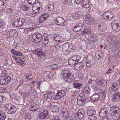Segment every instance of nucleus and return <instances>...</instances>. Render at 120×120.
Instances as JSON below:
<instances>
[{"mask_svg":"<svg viewBox=\"0 0 120 120\" xmlns=\"http://www.w3.org/2000/svg\"><path fill=\"white\" fill-rule=\"evenodd\" d=\"M90 40L93 41L94 42H96L97 40V38L96 37V36L95 37L94 36H92L90 38Z\"/></svg>","mask_w":120,"mask_h":120,"instance_id":"obj_54","label":"nucleus"},{"mask_svg":"<svg viewBox=\"0 0 120 120\" xmlns=\"http://www.w3.org/2000/svg\"><path fill=\"white\" fill-rule=\"evenodd\" d=\"M75 61L74 60H73L72 59V57L70 58L68 60L69 64L70 65H75Z\"/></svg>","mask_w":120,"mask_h":120,"instance_id":"obj_42","label":"nucleus"},{"mask_svg":"<svg viewBox=\"0 0 120 120\" xmlns=\"http://www.w3.org/2000/svg\"><path fill=\"white\" fill-rule=\"evenodd\" d=\"M55 93L50 92L47 93L44 96L45 97L47 98L51 99L53 100H58L64 96L66 94L65 92L63 90H60L55 95Z\"/></svg>","mask_w":120,"mask_h":120,"instance_id":"obj_1","label":"nucleus"},{"mask_svg":"<svg viewBox=\"0 0 120 120\" xmlns=\"http://www.w3.org/2000/svg\"><path fill=\"white\" fill-rule=\"evenodd\" d=\"M22 9L24 10L27 11L28 10V8L26 7V6L25 5L22 6L21 7Z\"/></svg>","mask_w":120,"mask_h":120,"instance_id":"obj_59","label":"nucleus"},{"mask_svg":"<svg viewBox=\"0 0 120 120\" xmlns=\"http://www.w3.org/2000/svg\"><path fill=\"white\" fill-rule=\"evenodd\" d=\"M89 23L90 24H94V19L91 18V19Z\"/></svg>","mask_w":120,"mask_h":120,"instance_id":"obj_64","label":"nucleus"},{"mask_svg":"<svg viewBox=\"0 0 120 120\" xmlns=\"http://www.w3.org/2000/svg\"><path fill=\"white\" fill-rule=\"evenodd\" d=\"M82 28V25L81 24H78L76 25L73 29L74 31L77 32L80 31Z\"/></svg>","mask_w":120,"mask_h":120,"instance_id":"obj_20","label":"nucleus"},{"mask_svg":"<svg viewBox=\"0 0 120 120\" xmlns=\"http://www.w3.org/2000/svg\"><path fill=\"white\" fill-rule=\"evenodd\" d=\"M41 10H40V7H37L36 9H35L34 11H33V13L34 14H38L40 12Z\"/></svg>","mask_w":120,"mask_h":120,"instance_id":"obj_44","label":"nucleus"},{"mask_svg":"<svg viewBox=\"0 0 120 120\" xmlns=\"http://www.w3.org/2000/svg\"><path fill=\"white\" fill-rule=\"evenodd\" d=\"M119 108L117 107L116 106H113L111 108V111L112 112V113H113L115 112Z\"/></svg>","mask_w":120,"mask_h":120,"instance_id":"obj_43","label":"nucleus"},{"mask_svg":"<svg viewBox=\"0 0 120 120\" xmlns=\"http://www.w3.org/2000/svg\"><path fill=\"white\" fill-rule=\"evenodd\" d=\"M89 0H83V1L82 3V4H89Z\"/></svg>","mask_w":120,"mask_h":120,"instance_id":"obj_61","label":"nucleus"},{"mask_svg":"<svg viewBox=\"0 0 120 120\" xmlns=\"http://www.w3.org/2000/svg\"><path fill=\"white\" fill-rule=\"evenodd\" d=\"M96 112L95 111L91 109L88 110L86 112L87 115L90 116L95 115Z\"/></svg>","mask_w":120,"mask_h":120,"instance_id":"obj_27","label":"nucleus"},{"mask_svg":"<svg viewBox=\"0 0 120 120\" xmlns=\"http://www.w3.org/2000/svg\"><path fill=\"white\" fill-rule=\"evenodd\" d=\"M49 16V14L45 13L41 15L39 18V21L40 23L44 22Z\"/></svg>","mask_w":120,"mask_h":120,"instance_id":"obj_12","label":"nucleus"},{"mask_svg":"<svg viewBox=\"0 0 120 120\" xmlns=\"http://www.w3.org/2000/svg\"><path fill=\"white\" fill-rule=\"evenodd\" d=\"M62 1L67 5L71 4L72 2V0H62Z\"/></svg>","mask_w":120,"mask_h":120,"instance_id":"obj_41","label":"nucleus"},{"mask_svg":"<svg viewBox=\"0 0 120 120\" xmlns=\"http://www.w3.org/2000/svg\"><path fill=\"white\" fill-rule=\"evenodd\" d=\"M42 38V35L39 33L34 34L32 35L33 41L36 43H38L41 41Z\"/></svg>","mask_w":120,"mask_h":120,"instance_id":"obj_7","label":"nucleus"},{"mask_svg":"<svg viewBox=\"0 0 120 120\" xmlns=\"http://www.w3.org/2000/svg\"><path fill=\"white\" fill-rule=\"evenodd\" d=\"M68 44L69 45L68 46V51L69 52H70L73 49V45L71 44H70L69 43Z\"/></svg>","mask_w":120,"mask_h":120,"instance_id":"obj_52","label":"nucleus"},{"mask_svg":"<svg viewBox=\"0 0 120 120\" xmlns=\"http://www.w3.org/2000/svg\"><path fill=\"white\" fill-rule=\"evenodd\" d=\"M15 60L17 64L20 65H22L24 64V62L21 58L17 57H15Z\"/></svg>","mask_w":120,"mask_h":120,"instance_id":"obj_21","label":"nucleus"},{"mask_svg":"<svg viewBox=\"0 0 120 120\" xmlns=\"http://www.w3.org/2000/svg\"><path fill=\"white\" fill-rule=\"evenodd\" d=\"M48 113L49 112L47 110H44L41 113L40 118L41 119H44L47 116Z\"/></svg>","mask_w":120,"mask_h":120,"instance_id":"obj_22","label":"nucleus"},{"mask_svg":"<svg viewBox=\"0 0 120 120\" xmlns=\"http://www.w3.org/2000/svg\"><path fill=\"white\" fill-rule=\"evenodd\" d=\"M25 21L23 18H18L16 19L14 22L13 23V26L14 27H19L22 26L24 25Z\"/></svg>","mask_w":120,"mask_h":120,"instance_id":"obj_4","label":"nucleus"},{"mask_svg":"<svg viewBox=\"0 0 120 120\" xmlns=\"http://www.w3.org/2000/svg\"><path fill=\"white\" fill-rule=\"evenodd\" d=\"M82 6L86 9L90 7V5L89 4H82Z\"/></svg>","mask_w":120,"mask_h":120,"instance_id":"obj_49","label":"nucleus"},{"mask_svg":"<svg viewBox=\"0 0 120 120\" xmlns=\"http://www.w3.org/2000/svg\"><path fill=\"white\" fill-rule=\"evenodd\" d=\"M11 52L12 54H14L15 55L17 56H21L22 55V53L20 52L17 51L14 49H11Z\"/></svg>","mask_w":120,"mask_h":120,"instance_id":"obj_24","label":"nucleus"},{"mask_svg":"<svg viewBox=\"0 0 120 120\" xmlns=\"http://www.w3.org/2000/svg\"><path fill=\"white\" fill-rule=\"evenodd\" d=\"M62 76L64 79L65 81L69 82H72L75 79L73 75L69 71L64 70L62 72Z\"/></svg>","mask_w":120,"mask_h":120,"instance_id":"obj_2","label":"nucleus"},{"mask_svg":"<svg viewBox=\"0 0 120 120\" xmlns=\"http://www.w3.org/2000/svg\"><path fill=\"white\" fill-rule=\"evenodd\" d=\"M51 66L52 69H54L58 68L59 67L58 64H54L50 66Z\"/></svg>","mask_w":120,"mask_h":120,"instance_id":"obj_46","label":"nucleus"},{"mask_svg":"<svg viewBox=\"0 0 120 120\" xmlns=\"http://www.w3.org/2000/svg\"><path fill=\"white\" fill-rule=\"evenodd\" d=\"M66 120H73L72 118L70 116H68L66 117Z\"/></svg>","mask_w":120,"mask_h":120,"instance_id":"obj_63","label":"nucleus"},{"mask_svg":"<svg viewBox=\"0 0 120 120\" xmlns=\"http://www.w3.org/2000/svg\"><path fill=\"white\" fill-rule=\"evenodd\" d=\"M97 117L94 116H90L88 118V120H95Z\"/></svg>","mask_w":120,"mask_h":120,"instance_id":"obj_48","label":"nucleus"},{"mask_svg":"<svg viewBox=\"0 0 120 120\" xmlns=\"http://www.w3.org/2000/svg\"><path fill=\"white\" fill-rule=\"evenodd\" d=\"M84 65V63L82 62L76 64L74 65V69L77 71L81 70L83 68Z\"/></svg>","mask_w":120,"mask_h":120,"instance_id":"obj_11","label":"nucleus"},{"mask_svg":"<svg viewBox=\"0 0 120 120\" xmlns=\"http://www.w3.org/2000/svg\"><path fill=\"white\" fill-rule=\"evenodd\" d=\"M43 40L42 41V44L44 45H47L48 43V38L47 36L43 37Z\"/></svg>","mask_w":120,"mask_h":120,"instance_id":"obj_29","label":"nucleus"},{"mask_svg":"<svg viewBox=\"0 0 120 120\" xmlns=\"http://www.w3.org/2000/svg\"><path fill=\"white\" fill-rule=\"evenodd\" d=\"M85 114L84 110L81 109L77 112L76 114L74 116V118L75 120H80L84 117Z\"/></svg>","mask_w":120,"mask_h":120,"instance_id":"obj_6","label":"nucleus"},{"mask_svg":"<svg viewBox=\"0 0 120 120\" xmlns=\"http://www.w3.org/2000/svg\"><path fill=\"white\" fill-rule=\"evenodd\" d=\"M83 0H75V2L76 4H82Z\"/></svg>","mask_w":120,"mask_h":120,"instance_id":"obj_56","label":"nucleus"},{"mask_svg":"<svg viewBox=\"0 0 120 120\" xmlns=\"http://www.w3.org/2000/svg\"><path fill=\"white\" fill-rule=\"evenodd\" d=\"M81 15V12L79 11H77L73 14L72 17L74 20H75L78 19Z\"/></svg>","mask_w":120,"mask_h":120,"instance_id":"obj_16","label":"nucleus"},{"mask_svg":"<svg viewBox=\"0 0 120 120\" xmlns=\"http://www.w3.org/2000/svg\"><path fill=\"white\" fill-rule=\"evenodd\" d=\"M103 16L105 19L109 20L113 17L114 16L112 13L107 11L103 14Z\"/></svg>","mask_w":120,"mask_h":120,"instance_id":"obj_8","label":"nucleus"},{"mask_svg":"<svg viewBox=\"0 0 120 120\" xmlns=\"http://www.w3.org/2000/svg\"><path fill=\"white\" fill-rule=\"evenodd\" d=\"M118 88V87L117 84L115 82L113 83L112 84L111 89L113 91H115Z\"/></svg>","mask_w":120,"mask_h":120,"instance_id":"obj_38","label":"nucleus"},{"mask_svg":"<svg viewBox=\"0 0 120 120\" xmlns=\"http://www.w3.org/2000/svg\"><path fill=\"white\" fill-rule=\"evenodd\" d=\"M98 26V30L101 31H104L107 28L106 26L103 24H99Z\"/></svg>","mask_w":120,"mask_h":120,"instance_id":"obj_23","label":"nucleus"},{"mask_svg":"<svg viewBox=\"0 0 120 120\" xmlns=\"http://www.w3.org/2000/svg\"><path fill=\"white\" fill-rule=\"evenodd\" d=\"M5 8L6 6L5 5L0 4V10L3 11L5 9Z\"/></svg>","mask_w":120,"mask_h":120,"instance_id":"obj_58","label":"nucleus"},{"mask_svg":"<svg viewBox=\"0 0 120 120\" xmlns=\"http://www.w3.org/2000/svg\"><path fill=\"white\" fill-rule=\"evenodd\" d=\"M81 84L78 83H75L74 84V87L76 88H79L81 85Z\"/></svg>","mask_w":120,"mask_h":120,"instance_id":"obj_47","label":"nucleus"},{"mask_svg":"<svg viewBox=\"0 0 120 120\" xmlns=\"http://www.w3.org/2000/svg\"><path fill=\"white\" fill-rule=\"evenodd\" d=\"M109 114L108 110L106 108L101 109L100 110L99 115L102 117H106Z\"/></svg>","mask_w":120,"mask_h":120,"instance_id":"obj_10","label":"nucleus"},{"mask_svg":"<svg viewBox=\"0 0 120 120\" xmlns=\"http://www.w3.org/2000/svg\"><path fill=\"white\" fill-rule=\"evenodd\" d=\"M85 101H82V100H79L78 99L77 100V103L79 105H82L83 102Z\"/></svg>","mask_w":120,"mask_h":120,"instance_id":"obj_50","label":"nucleus"},{"mask_svg":"<svg viewBox=\"0 0 120 120\" xmlns=\"http://www.w3.org/2000/svg\"><path fill=\"white\" fill-rule=\"evenodd\" d=\"M33 53L37 55L38 56H39L41 55H42L44 54L43 51L41 49H36L33 51Z\"/></svg>","mask_w":120,"mask_h":120,"instance_id":"obj_19","label":"nucleus"},{"mask_svg":"<svg viewBox=\"0 0 120 120\" xmlns=\"http://www.w3.org/2000/svg\"><path fill=\"white\" fill-rule=\"evenodd\" d=\"M5 85H6L10 82L11 80V78L9 76H5Z\"/></svg>","mask_w":120,"mask_h":120,"instance_id":"obj_40","label":"nucleus"},{"mask_svg":"<svg viewBox=\"0 0 120 120\" xmlns=\"http://www.w3.org/2000/svg\"><path fill=\"white\" fill-rule=\"evenodd\" d=\"M39 108V106L38 105L33 104L32 105L30 109L31 111L34 112L38 110Z\"/></svg>","mask_w":120,"mask_h":120,"instance_id":"obj_18","label":"nucleus"},{"mask_svg":"<svg viewBox=\"0 0 120 120\" xmlns=\"http://www.w3.org/2000/svg\"><path fill=\"white\" fill-rule=\"evenodd\" d=\"M91 18H90V17L87 16L86 17V19L87 21H88V22H89Z\"/></svg>","mask_w":120,"mask_h":120,"instance_id":"obj_62","label":"nucleus"},{"mask_svg":"<svg viewBox=\"0 0 120 120\" xmlns=\"http://www.w3.org/2000/svg\"><path fill=\"white\" fill-rule=\"evenodd\" d=\"M112 98L113 101L118 102L120 100V95L117 93H115L112 96Z\"/></svg>","mask_w":120,"mask_h":120,"instance_id":"obj_15","label":"nucleus"},{"mask_svg":"<svg viewBox=\"0 0 120 120\" xmlns=\"http://www.w3.org/2000/svg\"><path fill=\"white\" fill-rule=\"evenodd\" d=\"M95 56L96 58L100 60L101 59V56L102 55L101 52L100 51H98L95 53Z\"/></svg>","mask_w":120,"mask_h":120,"instance_id":"obj_31","label":"nucleus"},{"mask_svg":"<svg viewBox=\"0 0 120 120\" xmlns=\"http://www.w3.org/2000/svg\"><path fill=\"white\" fill-rule=\"evenodd\" d=\"M99 97V95L97 93L93 94L90 97L92 102L94 103L98 99Z\"/></svg>","mask_w":120,"mask_h":120,"instance_id":"obj_17","label":"nucleus"},{"mask_svg":"<svg viewBox=\"0 0 120 120\" xmlns=\"http://www.w3.org/2000/svg\"><path fill=\"white\" fill-rule=\"evenodd\" d=\"M5 85H6L10 82L11 80V78L9 76H5Z\"/></svg>","mask_w":120,"mask_h":120,"instance_id":"obj_39","label":"nucleus"},{"mask_svg":"<svg viewBox=\"0 0 120 120\" xmlns=\"http://www.w3.org/2000/svg\"><path fill=\"white\" fill-rule=\"evenodd\" d=\"M79 96L78 98V99L82 100V101L85 100V96L83 93L80 94L79 95Z\"/></svg>","mask_w":120,"mask_h":120,"instance_id":"obj_37","label":"nucleus"},{"mask_svg":"<svg viewBox=\"0 0 120 120\" xmlns=\"http://www.w3.org/2000/svg\"><path fill=\"white\" fill-rule=\"evenodd\" d=\"M48 8L50 10H53L54 9V5L53 4H52L50 5L49 6H48Z\"/></svg>","mask_w":120,"mask_h":120,"instance_id":"obj_60","label":"nucleus"},{"mask_svg":"<svg viewBox=\"0 0 120 120\" xmlns=\"http://www.w3.org/2000/svg\"><path fill=\"white\" fill-rule=\"evenodd\" d=\"M84 91L86 94H88L90 93V89L89 87H86L85 88Z\"/></svg>","mask_w":120,"mask_h":120,"instance_id":"obj_51","label":"nucleus"},{"mask_svg":"<svg viewBox=\"0 0 120 120\" xmlns=\"http://www.w3.org/2000/svg\"><path fill=\"white\" fill-rule=\"evenodd\" d=\"M65 20L62 18L60 17H57L54 20V22L56 24L60 25L65 22Z\"/></svg>","mask_w":120,"mask_h":120,"instance_id":"obj_14","label":"nucleus"},{"mask_svg":"<svg viewBox=\"0 0 120 120\" xmlns=\"http://www.w3.org/2000/svg\"><path fill=\"white\" fill-rule=\"evenodd\" d=\"M69 44L67 43L64 44L62 46L63 52L65 54H68L69 52L68 51Z\"/></svg>","mask_w":120,"mask_h":120,"instance_id":"obj_13","label":"nucleus"},{"mask_svg":"<svg viewBox=\"0 0 120 120\" xmlns=\"http://www.w3.org/2000/svg\"><path fill=\"white\" fill-rule=\"evenodd\" d=\"M31 117L30 115L29 114H28L25 116V120H30Z\"/></svg>","mask_w":120,"mask_h":120,"instance_id":"obj_57","label":"nucleus"},{"mask_svg":"<svg viewBox=\"0 0 120 120\" xmlns=\"http://www.w3.org/2000/svg\"><path fill=\"white\" fill-rule=\"evenodd\" d=\"M6 98L3 96H0V102H1L5 100Z\"/></svg>","mask_w":120,"mask_h":120,"instance_id":"obj_55","label":"nucleus"},{"mask_svg":"<svg viewBox=\"0 0 120 120\" xmlns=\"http://www.w3.org/2000/svg\"><path fill=\"white\" fill-rule=\"evenodd\" d=\"M72 59H73L75 62H76L79 61L81 59L79 55H75L73 56L72 57Z\"/></svg>","mask_w":120,"mask_h":120,"instance_id":"obj_32","label":"nucleus"},{"mask_svg":"<svg viewBox=\"0 0 120 120\" xmlns=\"http://www.w3.org/2000/svg\"><path fill=\"white\" fill-rule=\"evenodd\" d=\"M113 113H111V116L115 120H118L120 116V109L119 108Z\"/></svg>","mask_w":120,"mask_h":120,"instance_id":"obj_9","label":"nucleus"},{"mask_svg":"<svg viewBox=\"0 0 120 120\" xmlns=\"http://www.w3.org/2000/svg\"><path fill=\"white\" fill-rule=\"evenodd\" d=\"M91 29L90 28L85 29L81 33V34L82 35L87 34H89L91 32Z\"/></svg>","mask_w":120,"mask_h":120,"instance_id":"obj_35","label":"nucleus"},{"mask_svg":"<svg viewBox=\"0 0 120 120\" xmlns=\"http://www.w3.org/2000/svg\"><path fill=\"white\" fill-rule=\"evenodd\" d=\"M5 76L0 77V84L1 85H5Z\"/></svg>","mask_w":120,"mask_h":120,"instance_id":"obj_33","label":"nucleus"},{"mask_svg":"<svg viewBox=\"0 0 120 120\" xmlns=\"http://www.w3.org/2000/svg\"><path fill=\"white\" fill-rule=\"evenodd\" d=\"M6 118V115L4 112L0 109V120H4Z\"/></svg>","mask_w":120,"mask_h":120,"instance_id":"obj_26","label":"nucleus"},{"mask_svg":"<svg viewBox=\"0 0 120 120\" xmlns=\"http://www.w3.org/2000/svg\"><path fill=\"white\" fill-rule=\"evenodd\" d=\"M64 110H65V111H64L63 110L61 112V113L62 116H63L65 118L68 116V113L66 109H65Z\"/></svg>","mask_w":120,"mask_h":120,"instance_id":"obj_34","label":"nucleus"},{"mask_svg":"<svg viewBox=\"0 0 120 120\" xmlns=\"http://www.w3.org/2000/svg\"><path fill=\"white\" fill-rule=\"evenodd\" d=\"M16 111V107L12 105L11 107H10L9 109V112L10 113L9 114H13L15 113Z\"/></svg>","mask_w":120,"mask_h":120,"instance_id":"obj_25","label":"nucleus"},{"mask_svg":"<svg viewBox=\"0 0 120 120\" xmlns=\"http://www.w3.org/2000/svg\"><path fill=\"white\" fill-rule=\"evenodd\" d=\"M54 40L57 42H60L62 41L63 40L62 38L59 36H57L55 38Z\"/></svg>","mask_w":120,"mask_h":120,"instance_id":"obj_36","label":"nucleus"},{"mask_svg":"<svg viewBox=\"0 0 120 120\" xmlns=\"http://www.w3.org/2000/svg\"><path fill=\"white\" fill-rule=\"evenodd\" d=\"M86 65L88 67L93 65L95 63V60L94 57L90 55L88 56L86 60Z\"/></svg>","mask_w":120,"mask_h":120,"instance_id":"obj_5","label":"nucleus"},{"mask_svg":"<svg viewBox=\"0 0 120 120\" xmlns=\"http://www.w3.org/2000/svg\"><path fill=\"white\" fill-rule=\"evenodd\" d=\"M37 0H27V1L29 4L30 5L34 4H35V2Z\"/></svg>","mask_w":120,"mask_h":120,"instance_id":"obj_45","label":"nucleus"},{"mask_svg":"<svg viewBox=\"0 0 120 120\" xmlns=\"http://www.w3.org/2000/svg\"><path fill=\"white\" fill-rule=\"evenodd\" d=\"M4 23H2V21H0V28H1L3 30H4L5 26Z\"/></svg>","mask_w":120,"mask_h":120,"instance_id":"obj_53","label":"nucleus"},{"mask_svg":"<svg viewBox=\"0 0 120 120\" xmlns=\"http://www.w3.org/2000/svg\"><path fill=\"white\" fill-rule=\"evenodd\" d=\"M13 10L11 8H8L6 11V13L9 14V15H14V13Z\"/></svg>","mask_w":120,"mask_h":120,"instance_id":"obj_30","label":"nucleus"},{"mask_svg":"<svg viewBox=\"0 0 120 120\" xmlns=\"http://www.w3.org/2000/svg\"><path fill=\"white\" fill-rule=\"evenodd\" d=\"M51 111L53 112H56L59 110V109L57 105H51Z\"/></svg>","mask_w":120,"mask_h":120,"instance_id":"obj_28","label":"nucleus"},{"mask_svg":"<svg viewBox=\"0 0 120 120\" xmlns=\"http://www.w3.org/2000/svg\"><path fill=\"white\" fill-rule=\"evenodd\" d=\"M111 25L114 31L117 32L120 30V21L114 19L112 21Z\"/></svg>","mask_w":120,"mask_h":120,"instance_id":"obj_3","label":"nucleus"}]
</instances>
